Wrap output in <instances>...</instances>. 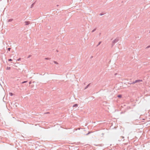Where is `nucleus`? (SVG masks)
Wrapping results in <instances>:
<instances>
[{"label": "nucleus", "mask_w": 150, "mask_h": 150, "mask_svg": "<svg viewBox=\"0 0 150 150\" xmlns=\"http://www.w3.org/2000/svg\"><path fill=\"white\" fill-rule=\"evenodd\" d=\"M9 61H12V60L11 59H8Z\"/></svg>", "instance_id": "4468645a"}, {"label": "nucleus", "mask_w": 150, "mask_h": 150, "mask_svg": "<svg viewBox=\"0 0 150 150\" xmlns=\"http://www.w3.org/2000/svg\"><path fill=\"white\" fill-rule=\"evenodd\" d=\"M78 106V105L77 104H75L73 105V107H77Z\"/></svg>", "instance_id": "423d86ee"}, {"label": "nucleus", "mask_w": 150, "mask_h": 150, "mask_svg": "<svg viewBox=\"0 0 150 150\" xmlns=\"http://www.w3.org/2000/svg\"><path fill=\"white\" fill-rule=\"evenodd\" d=\"M117 97L119 98H121L122 97V96L121 95H119L117 96Z\"/></svg>", "instance_id": "0eeeda50"}, {"label": "nucleus", "mask_w": 150, "mask_h": 150, "mask_svg": "<svg viewBox=\"0 0 150 150\" xmlns=\"http://www.w3.org/2000/svg\"><path fill=\"white\" fill-rule=\"evenodd\" d=\"M13 20V19H9L8 21V22H11Z\"/></svg>", "instance_id": "6e6552de"}, {"label": "nucleus", "mask_w": 150, "mask_h": 150, "mask_svg": "<svg viewBox=\"0 0 150 150\" xmlns=\"http://www.w3.org/2000/svg\"><path fill=\"white\" fill-rule=\"evenodd\" d=\"M91 133V132H89L87 134H86V135H88L89 134H90Z\"/></svg>", "instance_id": "2eb2a0df"}, {"label": "nucleus", "mask_w": 150, "mask_h": 150, "mask_svg": "<svg viewBox=\"0 0 150 150\" xmlns=\"http://www.w3.org/2000/svg\"><path fill=\"white\" fill-rule=\"evenodd\" d=\"M11 69V67H7L6 68L7 70H10Z\"/></svg>", "instance_id": "9d476101"}, {"label": "nucleus", "mask_w": 150, "mask_h": 150, "mask_svg": "<svg viewBox=\"0 0 150 150\" xmlns=\"http://www.w3.org/2000/svg\"><path fill=\"white\" fill-rule=\"evenodd\" d=\"M119 40V38H117L115 39L112 42V47L113 46V45H115V44Z\"/></svg>", "instance_id": "f257e3e1"}, {"label": "nucleus", "mask_w": 150, "mask_h": 150, "mask_svg": "<svg viewBox=\"0 0 150 150\" xmlns=\"http://www.w3.org/2000/svg\"><path fill=\"white\" fill-rule=\"evenodd\" d=\"M21 60V58H19L18 60H17L18 61H20Z\"/></svg>", "instance_id": "aec40b11"}, {"label": "nucleus", "mask_w": 150, "mask_h": 150, "mask_svg": "<svg viewBox=\"0 0 150 150\" xmlns=\"http://www.w3.org/2000/svg\"><path fill=\"white\" fill-rule=\"evenodd\" d=\"M9 94L11 96H12L13 95V94L12 93H10Z\"/></svg>", "instance_id": "f8f14e48"}, {"label": "nucleus", "mask_w": 150, "mask_h": 150, "mask_svg": "<svg viewBox=\"0 0 150 150\" xmlns=\"http://www.w3.org/2000/svg\"><path fill=\"white\" fill-rule=\"evenodd\" d=\"M59 6V5H57V6Z\"/></svg>", "instance_id": "393cba45"}, {"label": "nucleus", "mask_w": 150, "mask_h": 150, "mask_svg": "<svg viewBox=\"0 0 150 150\" xmlns=\"http://www.w3.org/2000/svg\"><path fill=\"white\" fill-rule=\"evenodd\" d=\"M27 82V81H25L21 83H26Z\"/></svg>", "instance_id": "9b49d317"}, {"label": "nucleus", "mask_w": 150, "mask_h": 150, "mask_svg": "<svg viewBox=\"0 0 150 150\" xmlns=\"http://www.w3.org/2000/svg\"><path fill=\"white\" fill-rule=\"evenodd\" d=\"M31 82H29V84H31Z\"/></svg>", "instance_id": "b1692460"}, {"label": "nucleus", "mask_w": 150, "mask_h": 150, "mask_svg": "<svg viewBox=\"0 0 150 150\" xmlns=\"http://www.w3.org/2000/svg\"><path fill=\"white\" fill-rule=\"evenodd\" d=\"M150 47V45L146 47V48H148Z\"/></svg>", "instance_id": "6ab92c4d"}, {"label": "nucleus", "mask_w": 150, "mask_h": 150, "mask_svg": "<svg viewBox=\"0 0 150 150\" xmlns=\"http://www.w3.org/2000/svg\"><path fill=\"white\" fill-rule=\"evenodd\" d=\"M101 42H99L98 44V45H97V47H98V45H99L101 43Z\"/></svg>", "instance_id": "1a4fd4ad"}, {"label": "nucleus", "mask_w": 150, "mask_h": 150, "mask_svg": "<svg viewBox=\"0 0 150 150\" xmlns=\"http://www.w3.org/2000/svg\"><path fill=\"white\" fill-rule=\"evenodd\" d=\"M96 30V29L95 28L92 31V32H94L95 30Z\"/></svg>", "instance_id": "ddd939ff"}, {"label": "nucleus", "mask_w": 150, "mask_h": 150, "mask_svg": "<svg viewBox=\"0 0 150 150\" xmlns=\"http://www.w3.org/2000/svg\"><path fill=\"white\" fill-rule=\"evenodd\" d=\"M90 84H89L88 85L84 88V89H87L89 86L90 85Z\"/></svg>", "instance_id": "20e7f679"}, {"label": "nucleus", "mask_w": 150, "mask_h": 150, "mask_svg": "<svg viewBox=\"0 0 150 150\" xmlns=\"http://www.w3.org/2000/svg\"><path fill=\"white\" fill-rule=\"evenodd\" d=\"M50 59V58H45V59H46V60Z\"/></svg>", "instance_id": "dca6fc26"}, {"label": "nucleus", "mask_w": 150, "mask_h": 150, "mask_svg": "<svg viewBox=\"0 0 150 150\" xmlns=\"http://www.w3.org/2000/svg\"><path fill=\"white\" fill-rule=\"evenodd\" d=\"M149 33H150V31H149Z\"/></svg>", "instance_id": "bb28decb"}, {"label": "nucleus", "mask_w": 150, "mask_h": 150, "mask_svg": "<svg viewBox=\"0 0 150 150\" xmlns=\"http://www.w3.org/2000/svg\"><path fill=\"white\" fill-rule=\"evenodd\" d=\"M141 81V80H136L135 81H134L133 82V83H132V84H134L136 83H137V82H139V81Z\"/></svg>", "instance_id": "7ed1b4c3"}, {"label": "nucleus", "mask_w": 150, "mask_h": 150, "mask_svg": "<svg viewBox=\"0 0 150 150\" xmlns=\"http://www.w3.org/2000/svg\"><path fill=\"white\" fill-rule=\"evenodd\" d=\"M54 62L55 64H58V63H57V62H56V61H54Z\"/></svg>", "instance_id": "f3484780"}, {"label": "nucleus", "mask_w": 150, "mask_h": 150, "mask_svg": "<svg viewBox=\"0 0 150 150\" xmlns=\"http://www.w3.org/2000/svg\"><path fill=\"white\" fill-rule=\"evenodd\" d=\"M31 55H29L28 57V58H29L30 57H31Z\"/></svg>", "instance_id": "4be33fe9"}, {"label": "nucleus", "mask_w": 150, "mask_h": 150, "mask_svg": "<svg viewBox=\"0 0 150 150\" xmlns=\"http://www.w3.org/2000/svg\"><path fill=\"white\" fill-rule=\"evenodd\" d=\"M57 52H58V50H57Z\"/></svg>", "instance_id": "a878e982"}, {"label": "nucleus", "mask_w": 150, "mask_h": 150, "mask_svg": "<svg viewBox=\"0 0 150 150\" xmlns=\"http://www.w3.org/2000/svg\"><path fill=\"white\" fill-rule=\"evenodd\" d=\"M103 15V14H102V13H100V16H102V15Z\"/></svg>", "instance_id": "412c9836"}, {"label": "nucleus", "mask_w": 150, "mask_h": 150, "mask_svg": "<svg viewBox=\"0 0 150 150\" xmlns=\"http://www.w3.org/2000/svg\"><path fill=\"white\" fill-rule=\"evenodd\" d=\"M11 48H8V51H10V50H11Z\"/></svg>", "instance_id": "a211bd4d"}, {"label": "nucleus", "mask_w": 150, "mask_h": 150, "mask_svg": "<svg viewBox=\"0 0 150 150\" xmlns=\"http://www.w3.org/2000/svg\"><path fill=\"white\" fill-rule=\"evenodd\" d=\"M93 56H91V58H93Z\"/></svg>", "instance_id": "5701e85b"}, {"label": "nucleus", "mask_w": 150, "mask_h": 150, "mask_svg": "<svg viewBox=\"0 0 150 150\" xmlns=\"http://www.w3.org/2000/svg\"><path fill=\"white\" fill-rule=\"evenodd\" d=\"M35 2H34V3H33V4L31 5V6H30V8H32V7H33V6L35 4Z\"/></svg>", "instance_id": "39448f33"}, {"label": "nucleus", "mask_w": 150, "mask_h": 150, "mask_svg": "<svg viewBox=\"0 0 150 150\" xmlns=\"http://www.w3.org/2000/svg\"><path fill=\"white\" fill-rule=\"evenodd\" d=\"M25 25H27L29 24L30 23V22L28 21H25L24 22Z\"/></svg>", "instance_id": "f03ea898"}]
</instances>
